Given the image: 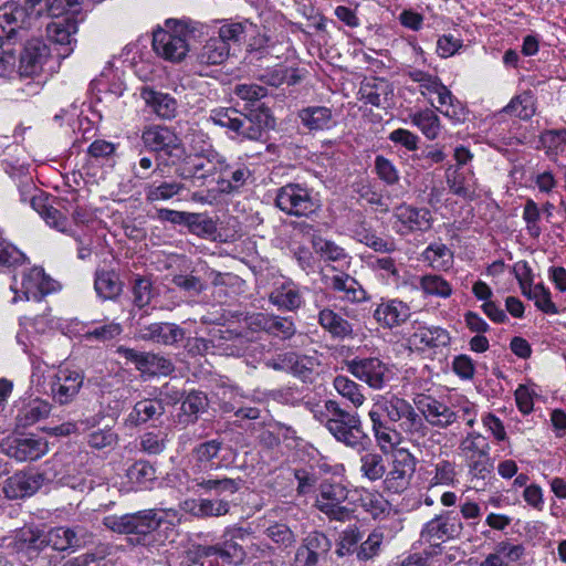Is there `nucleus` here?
<instances>
[{
	"label": "nucleus",
	"mask_w": 566,
	"mask_h": 566,
	"mask_svg": "<svg viewBox=\"0 0 566 566\" xmlns=\"http://www.w3.org/2000/svg\"><path fill=\"white\" fill-rule=\"evenodd\" d=\"M459 449L463 453L465 461L469 458H481L490 453V446L484 437L476 432H470L460 442Z\"/></svg>",
	"instance_id": "obj_46"
},
{
	"label": "nucleus",
	"mask_w": 566,
	"mask_h": 566,
	"mask_svg": "<svg viewBox=\"0 0 566 566\" xmlns=\"http://www.w3.org/2000/svg\"><path fill=\"white\" fill-rule=\"evenodd\" d=\"M418 349L439 348L450 345L451 337L447 329L439 326H419L409 339Z\"/></svg>",
	"instance_id": "obj_26"
},
{
	"label": "nucleus",
	"mask_w": 566,
	"mask_h": 566,
	"mask_svg": "<svg viewBox=\"0 0 566 566\" xmlns=\"http://www.w3.org/2000/svg\"><path fill=\"white\" fill-rule=\"evenodd\" d=\"M83 376L76 370L60 369L51 385L53 399L60 405L69 403L78 392Z\"/></svg>",
	"instance_id": "obj_20"
},
{
	"label": "nucleus",
	"mask_w": 566,
	"mask_h": 566,
	"mask_svg": "<svg viewBox=\"0 0 566 566\" xmlns=\"http://www.w3.org/2000/svg\"><path fill=\"white\" fill-rule=\"evenodd\" d=\"M410 315L409 305L398 298L381 300L373 314L377 323L389 329L401 326Z\"/></svg>",
	"instance_id": "obj_17"
},
{
	"label": "nucleus",
	"mask_w": 566,
	"mask_h": 566,
	"mask_svg": "<svg viewBox=\"0 0 566 566\" xmlns=\"http://www.w3.org/2000/svg\"><path fill=\"white\" fill-rule=\"evenodd\" d=\"M122 331V326L118 323L111 322L87 331L83 334V338L87 342L106 343L116 338Z\"/></svg>",
	"instance_id": "obj_64"
},
{
	"label": "nucleus",
	"mask_w": 566,
	"mask_h": 566,
	"mask_svg": "<svg viewBox=\"0 0 566 566\" xmlns=\"http://www.w3.org/2000/svg\"><path fill=\"white\" fill-rule=\"evenodd\" d=\"M363 507L375 520L388 516L391 511L390 502L378 492L369 493L363 499Z\"/></svg>",
	"instance_id": "obj_60"
},
{
	"label": "nucleus",
	"mask_w": 566,
	"mask_h": 566,
	"mask_svg": "<svg viewBox=\"0 0 566 566\" xmlns=\"http://www.w3.org/2000/svg\"><path fill=\"white\" fill-rule=\"evenodd\" d=\"M247 115L252 124L259 128L261 136L275 127V118L272 116L270 108L264 104H258L255 107L250 108Z\"/></svg>",
	"instance_id": "obj_61"
},
{
	"label": "nucleus",
	"mask_w": 566,
	"mask_h": 566,
	"mask_svg": "<svg viewBox=\"0 0 566 566\" xmlns=\"http://www.w3.org/2000/svg\"><path fill=\"white\" fill-rule=\"evenodd\" d=\"M164 522V517L155 511L144 512V547H155L164 544L163 539L157 538V536L161 537V535L154 534Z\"/></svg>",
	"instance_id": "obj_49"
},
{
	"label": "nucleus",
	"mask_w": 566,
	"mask_h": 566,
	"mask_svg": "<svg viewBox=\"0 0 566 566\" xmlns=\"http://www.w3.org/2000/svg\"><path fill=\"white\" fill-rule=\"evenodd\" d=\"M412 123L418 126L429 139H434L440 133L439 117L431 109L415 114Z\"/></svg>",
	"instance_id": "obj_56"
},
{
	"label": "nucleus",
	"mask_w": 566,
	"mask_h": 566,
	"mask_svg": "<svg viewBox=\"0 0 566 566\" xmlns=\"http://www.w3.org/2000/svg\"><path fill=\"white\" fill-rule=\"evenodd\" d=\"M347 370L374 389H381L387 379V366L376 357L355 358L347 361Z\"/></svg>",
	"instance_id": "obj_11"
},
{
	"label": "nucleus",
	"mask_w": 566,
	"mask_h": 566,
	"mask_svg": "<svg viewBox=\"0 0 566 566\" xmlns=\"http://www.w3.org/2000/svg\"><path fill=\"white\" fill-rule=\"evenodd\" d=\"M317 321L319 326L333 338L344 339L354 334L353 324L332 308H322L318 312Z\"/></svg>",
	"instance_id": "obj_28"
},
{
	"label": "nucleus",
	"mask_w": 566,
	"mask_h": 566,
	"mask_svg": "<svg viewBox=\"0 0 566 566\" xmlns=\"http://www.w3.org/2000/svg\"><path fill=\"white\" fill-rule=\"evenodd\" d=\"M51 57V49L44 40L32 38L27 40L19 52L17 72L21 77H36L44 71Z\"/></svg>",
	"instance_id": "obj_8"
},
{
	"label": "nucleus",
	"mask_w": 566,
	"mask_h": 566,
	"mask_svg": "<svg viewBox=\"0 0 566 566\" xmlns=\"http://www.w3.org/2000/svg\"><path fill=\"white\" fill-rule=\"evenodd\" d=\"M122 282L114 270L97 269L94 289L102 300H115L122 292Z\"/></svg>",
	"instance_id": "obj_35"
},
{
	"label": "nucleus",
	"mask_w": 566,
	"mask_h": 566,
	"mask_svg": "<svg viewBox=\"0 0 566 566\" xmlns=\"http://www.w3.org/2000/svg\"><path fill=\"white\" fill-rule=\"evenodd\" d=\"M241 479L218 476L209 473L193 475L190 480L189 489L193 492L202 491L205 494L221 496L223 494H234L240 490Z\"/></svg>",
	"instance_id": "obj_12"
},
{
	"label": "nucleus",
	"mask_w": 566,
	"mask_h": 566,
	"mask_svg": "<svg viewBox=\"0 0 566 566\" xmlns=\"http://www.w3.org/2000/svg\"><path fill=\"white\" fill-rule=\"evenodd\" d=\"M298 118L308 130H326L336 125L333 111L326 106H307L298 112Z\"/></svg>",
	"instance_id": "obj_29"
},
{
	"label": "nucleus",
	"mask_w": 566,
	"mask_h": 566,
	"mask_svg": "<svg viewBox=\"0 0 566 566\" xmlns=\"http://www.w3.org/2000/svg\"><path fill=\"white\" fill-rule=\"evenodd\" d=\"M503 112L515 115L521 119H530L534 113L533 96L530 92H524L511 99V102L503 108Z\"/></svg>",
	"instance_id": "obj_48"
},
{
	"label": "nucleus",
	"mask_w": 566,
	"mask_h": 566,
	"mask_svg": "<svg viewBox=\"0 0 566 566\" xmlns=\"http://www.w3.org/2000/svg\"><path fill=\"white\" fill-rule=\"evenodd\" d=\"M359 93L366 103L380 107L388 103L389 96L394 94V90L387 80L373 78L361 84Z\"/></svg>",
	"instance_id": "obj_34"
},
{
	"label": "nucleus",
	"mask_w": 566,
	"mask_h": 566,
	"mask_svg": "<svg viewBox=\"0 0 566 566\" xmlns=\"http://www.w3.org/2000/svg\"><path fill=\"white\" fill-rule=\"evenodd\" d=\"M209 551L213 552L222 560L233 565H241L247 556L243 547L232 539H227L221 545L211 546Z\"/></svg>",
	"instance_id": "obj_50"
},
{
	"label": "nucleus",
	"mask_w": 566,
	"mask_h": 566,
	"mask_svg": "<svg viewBox=\"0 0 566 566\" xmlns=\"http://www.w3.org/2000/svg\"><path fill=\"white\" fill-rule=\"evenodd\" d=\"M182 185L176 181L154 180L147 185V200L149 202L168 200L178 195Z\"/></svg>",
	"instance_id": "obj_47"
},
{
	"label": "nucleus",
	"mask_w": 566,
	"mask_h": 566,
	"mask_svg": "<svg viewBox=\"0 0 566 566\" xmlns=\"http://www.w3.org/2000/svg\"><path fill=\"white\" fill-rule=\"evenodd\" d=\"M406 403V399L396 395L381 396L374 402L370 411L396 423L402 420Z\"/></svg>",
	"instance_id": "obj_40"
},
{
	"label": "nucleus",
	"mask_w": 566,
	"mask_h": 566,
	"mask_svg": "<svg viewBox=\"0 0 566 566\" xmlns=\"http://www.w3.org/2000/svg\"><path fill=\"white\" fill-rule=\"evenodd\" d=\"M332 549V542L326 534L319 531L308 533L297 547L294 556V566H317L326 562Z\"/></svg>",
	"instance_id": "obj_9"
},
{
	"label": "nucleus",
	"mask_w": 566,
	"mask_h": 566,
	"mask_svg": "<svg viewBox=\"0 0 566 566\" xmlns=\"http://www.w3.org/2000/svg\"><path fill=\"white\" fill-rule=\"evenodd\" d=\"M275 206L286 214L295 217H311L319 208L318 201L312 196V190L295 182L277 189Z\"/></svg>",
	"instance_id": "obj_3"
},
{
	"label": "nucleus",
	"mask_w": 566,
	"mask_h": 566,
	"mask_svg": "<svg viewBox=\"0 0 566 566\" xmlns=\"http://www.w3.org/2000/svg\"><path fill=\"white\" fill-rule=\"evenodd\" d=\"M316 366L317 363L314 357L298 355L294 352L279 355L273 364L274 369L290 371L303 381H312Z\"/></svg>",
	"instance_id": "obj_19"
},
{
	"label": "nucleus",
	"mask_w": 566,
	"mask_h": 566,
	"mask_svg": "<svg viewBox=\"0 0 566 566\" xmlns=\"http://www.w3.org/2000/svg\"><path fill=\"white\" fill-rule=\"evenodd\" d=\"M0 25L8 41L14 39L20 30L31 25L24 6L7 3L0 9Z\"/></svg>",
	"instance_id": "obj_25"
},
{
	"label": "nucleus",
	"mask_w": 566,
	"mask_h": 566,
	"mask_svg": "<svg viewBox=\"0 0 566 566\" xmlns=\"http://www.w3.org/2000/svg\"><path fill=\"white\" fill-rule=\"evenodd\" d=\"M185 226L191 233L200 237L212 235L217 230L214 221L203 213L188 212Z\"/></svg>",
	"instance_id": "obj_54"
},
{
	"label": "nucleus",
	"mask_w": 566,
	"mask_h": 566,
	"mask_svg": "<svg viewBox=\"0 0 566 566\" xmlns=\"http://www.w3.org/2000/svg\"><path fill=\"white\" fill-rule=\"evenodd\" d=\"M384 538V530L381 527H376L356 549L357 558L359 560H368L378 555Z\"/></svg>",
	"instance_id": "obj_53"
},
{
	"label": "nucleus",
	"mask_w": 566,
	"mask_h": 566,
	"mask_svg": "<svg viewBox=\"0 0 566 566\" xmlns=\"http://www.w3.org/2000/svg\"><path fill=\"white\" fill-rule=\"evenodd\" d=\"M269 300L273 305L289 311L296 310L302 304V295L292 283L282 284L274 289Z\"/></svg>",
	"instance_id": "obj_43"
},
{
	"label": "nucleus",
	"mask_w": 566,
	"mask_h": 566,
	"mask_svg": "<svg viewBox=\"0 0 566 566\" xmlns=\"http://www.w3.org/2000/svg\"><path fill=\"white\" fill-rule=\"evenodd\" d=\"M415 405L426 421L433 427L446 429L458 419L450 407L431 397H419L415 400Z\"/></svg>",
	"instance_id": "obj_15"
},
{
	"label": "nucleus",
	"mask_w": 566,
	"mask_h": 566,
	"mask_svg": "<svg viewBox=\"0 0 566 566\" xmlns=\"http://www.w3.org/2000/svg\"><path fill=\"white\" fill-rule=\"evenodd\" d=\"M192 157L188 163V176L192 177L200 174V178H208L216 174L224 175L229 171L230 165L223 155L217 151L210 144L201 140V145H198L196 140H192L191 145Z\"/></svg>",
	"instance_id": "obj_6"
},
{
	"label": "nucleus",
	"mask_w": 566,
	"mask_h": 566,
	"mask_svg": "<svg viewBox=\"0 0 566 566\" xmlns=\"http://www.w3.org/2000/svg\"><path fill=\"white\" fill-rule=\"evenodd\" d=\"M144 102L146 107L158 117L170 119L176 114L177 102L167 93L144 87Z\"/></svg>",
	"instance_id": "obj_33"
},
{
	"label": "nucleus",
	"mask_w": 566,
	"mask_h": 566,
	"mask_svg": "<svg viewBox=\"0 0 566 566\" xmlns=\"http://www.w3.org/2000/svg\"><path fill=\"white\" fill-rule=\"evenodd\" d=\"M462 531L459 515L454 511H443L422 525L419 538L432 551H437L441 549L443 543L460 538Z\"/></svg>",
	"instance_id": "obj_2"
},
{
	"label": "nucleus",
	"mask_w": 566,
	"mask_h": 566,
	"mask_svg": "<svg viewBox=\"0 0 566 566\" xmlns=\"http://www.w3.org/2000/svg\"><path fill=\"white\" fill-rule=\"evenodd\" d=\"M103 524L111 531L119 534H134V538H129L133 545L140 543L139 528L142 527L140 512L134 514H124L122 516L111 515L103 520Z\"/></svg>",
	"instance_id": "obj_32"
},
{
	"label": "nucleus",
	"mask_w": 566,
	"mask_h": 566,
	"mask_svg": "<svg viewBox=\"0 0 566 566\" xmlns=\"http://www.w3.org/2000/svg\"><path fill=\"white\" fill-rule=\"evenodd\" d=\"M224 175H228V178H221L218 180V184L221 187L223 192H232L241 188L245 181L250 178L251 171L244 165L239 166L235 169H230Z\"/></svg>",
	"instance_id": "obj_59"
},
{
	"label": "nucleus",
	"mask_w": 566,
	"mask_h": 566,
	"mask_svg": "<svg viewBox=\"0 0 566 566\" xmlns=\"http://www.w3.org/2000/svg\"><path fill=\"white\" fill-rule=\"evenodd\" d=\"M241 479L218 476L209 473L193 475L190 480L189 489L193 492L202 491L205 494L221 496L223 494H234L240 490Z\"/></svg>",
	"instance_id": "obj_13"
},
{
	"label": "nucleus",
	"mask_w": 566,
	"mask_h": 566,
	"mask_svg": "<svg viewBox=\"0 0 566 566\" xmlns=\"http://www.w3.org/2000/svg\"><path fill=\"white\" fill-rule=\"evenodd\" d=\"M222 441L212 439L199 443L192 449L191 455L193 458V465L191 467V471L193 475L209 473L213 469L220 467L214 465L213 460L218 458L222 449Z\"/></svg>",
	"instance_id": "obj_24"
},
{
	"label": "nucleus",
	"mask_w": 566,
	"mask_h": 566,
	"mask_svg": "<svg viewBox=\"0 0 566 566\" xmlns=\"http://www.w3.org/2000/svg\"><path fill=\"white\" fill-rule=\"evenodd\" d=\"M348 490L342 483L323 481L318 486L315 507L329 520L345 522L349 520L352 510L344 505L348 499Z\"/></svg>",
	"instance_id": "obj_5"
},
{
	"label": "nucleus",
	"mask_w": 566,
	"mask_h": 566,
	"mask_svg": "<svg viewBox=\"0 0 566 566\" xmlns=\"http://www.w3.org/2000/svg\"><path fill=\"white\" fill-rule=\"evenodd\" d=\"M386 471L385 459L380 453L367 452L360 457V473L369 481L381 480Z\"/></svg>",
	"instance_id": "obj_44"
},
{
	"label": "nucleus",
	"mask_w": 566,
	"mask_h": 566,
	"mask_svg": "<svg viewBox=\"0 0 566 566\" xmlns=\"http://www.w3.org/2000/svg\"><path fill=\"white\" fill-rule=\"evenodd\" d=\"M334 388L339 395L348 399L354 407H360L365 401V396L361 394L359 386L346 376H336Z\"/></svg>",
	"instance_id": "obj_51"
},
{
	"label": "nucleus",
	"mask_w": 566,
	"mask_h": 566,
	"mask_svg": "<svg viewBox=\"0 0 566 566\" xmlns=\"http://www.w3.org/2000/svg\"><path fill=\"white\" fill-rule=\"evenodd\" d=\"M229 48L221 39L210 38L197 53V61L201 65H218L229 56Z\"/></svg>",
	"instance_id": "obj_38"
},
{
	"label": "nucleus",
	"mask_w": 566,
	"mask_h": 566,
	"mask_svg": "<svg viewBox=\"0 0 566 566\" xmlns=\"http://www.w3.org/2000/svg\"><path fill=\"white\" fill-rule=\"evenodd\" d=\"M265 534L275 544L283 548H290L296 542L294 532L284 523H274L266 527Z\"/></svg>",
	"instance_id": "obj_62"
},
{
	"label": "nucleus",
	"mask_w": 566,
	"mask_h": 566,
	"mask_svg": "<svg viewBox=\"0 0 566 566\" xmlns=\"http://www.w3.org/2000/svg\"><path fill=\"white\" fill-rule=\"evenodd\" d=\"M45 534L44 546L54 551H66L80 546V541L74 528L57 526L49 530Z\"/></svg>",
	"instance_id": "obj_41"
},
{
	"label": "nucleus",
	"mask_w": 566,
	"mask_h": 566,
	"mask_svg": "<svg viewBox=\"0 0 566 566\" xmlns=\"http://www.w3.org/2000/svg\"><path fill=\"white\" fill-rule=\"evenodd\" d=\"M394 216L408 230V232L426 231L431 226V214L426 208L400 205L395 208Z\"/></svg>",
	"instance_id": "obj_27"
},
{
	"label": "nucleus",
	"mask_w": 566,
	"mask_h": 566,
	"mask_svg": "<svg viewBox=\"0 0 566 566\" xmlns=\"http://www.w3.org/2000/svg\"><path fill=\"white\" fill-rule=\"evenodd\" d=\"M31 206L44 219L46 224L57 229L59 231H65L67 220L57 209L52 206L44 205L41 197H32Z\"/></svg>",
	"instance_id": "obj_45"
},
{
	"label": "nucleus",
	"mask_w": 566,
	"mask_h": 566,
	"mask_svg": "<svg viewBox=\"0 0 566 566\" xmlns=\"http://www.w3.org/2000/svg\"><path fill=\"white\" fill-rule=\"evenodd\" d=\"M249 27H252V23L248 21L224 23L220 27L217 38L226 42L230 49V43L239 44L244 41Z\"/></svg>",
	"instance_id": "obj_55"
},
{
	"label": "nucleus",
	"mask_w": 566,
	"mask_h": 566,
	"mask_svg": "<svg viewBox=\"0 0 566 566\" xmlns=\"http://www.w3.org/2000/svg\"><path fill=\"white\" fill-rule=\"evenodd\" d=\"M446 178L447 185L453 195L470 201L478 197V181L472 170L464 171L459 167H449Z\"/></svg>",
	"instance_id": "obj_22"
},
{
	"label": "nucleus",
	"mask_w": 566,
	"mask_h": 566,
	"mask_svg": "<svg viewBox=\"0 0 566 566\" xmlns=\"http://www.w3.org/2000/svg\"><path fill=\"white\" fill-rule=\"evenodd\" d=\"M181 509L197 518L220 517L230 511V503L224 499H189Z\"/></svg>",
	"instance_id": "obj_23"
},
{
	"label": "nucleus",
	"mask_w": 566,
	"mask_h": 566,
	"mask_svg": "<svg viewBox=\"0 0 566 566\" xmlns=\"http://www.w3.org/2000/svg\"><path fill=\"white\" fill-rule=\"evenodd\" d=\"M417 467L416 457L407 449L400 448L392 455L391 467L386 471L384 490L394 494L405 492L413 478Z\"/></svg>",
	"instance_id": "obj_7"
},
{
	"label": "nucleus",
	"mask_w": 566,
	"mask_h": 566,
	"mask_svg": "<svg viewBox=\"0 0 566 566\" xmlns=\"http://www.w3.org/2000/svg\"><path fill=\"white\" fill-rule=\"evenodd\" d=\"M295 333L296 327L291 317L271 315L266 334L281 339H290Z\"/></svg>",
	"instance_id": "obj_63"
},
{
	"label": "nucleus",
	"mask_w": 566,
	"mask_h": 566,
	"mask_svg": "<svg viewBox=\"0 0 566 566\" xmlns=\"http://www.w3.org/2000/svg\"><path fill=\"white\" fill-rule=\"evenodd\" d=\"M420 287L427 295L439 297H449L452 293V287L449 282L442 276L436 274L422 276L420 280Z\"/></svg>",
	"instance_id": "obj_57"
},
{
	"label": "nucleus",
	"mask_w": 566,
	"mask_h": 566,
	"mask_svg": "<svg viewBox=\"0 0 566 566\" xmlns=\"http://www.w3.org/2000/svg\"><path fill=\"white\" fill-rule=\"evenodd\" d=\"M142 264V252L140 249H136V247L126 245L124 249V253L120 259V270L122 274L133 283V292L135 295V305L142 307L139 303L142 301V275L139 274V269Z\"/></svg>",
	"instance_id": "obj_21"
},
{
	"label": "nucleus",
	"mask_w": 566,
	"mask_h": 566,
	"mask_svg": "<svg viewBox=\"0 0 566 566\" xmlns=\"http://www.w3.org/2000/svg\"><path fill=\"white\" fill-rule=\"evenodd\" d=\"M177 138L167 127L153 126L144 129V148L150 151L165 150L168 153L175 146Z\"/></svg>",
	"instance_id": "obj_39"
},
{
	"label": "nucleus",
	"mask_w": 566,
	"mask_h": 566,
	"mask_svg": "<svg viewBox=\"0 0 566 566\" xmlns=\"http://www.w3.org/2000/svg\"><path fill=\"white\" fill-rule=\"evenodd\" d=\"M169 30L158 29L153 34L154 51L165 60L170 62L182 61L189 52V44L187 42V29L179 21H167Z\"/></svg>",
	"instance_id": "obj_4"
},
{
	"label": "nucleus",
	"mask_w": 566,
	"mask_h": 566,
	"mask_svg": "<svg viewBox=\"0 0 566 566\" xmlns=\"http://www.w3.org/2000/svg\"><path fill=\"white\" fill-rule=\"evenodd\" d=\"M51 405L42 399H34L19 409L17 423L21 428L30 427L50 415Z\"/></svg>",
	"instance_id": "obj_42"
},
{
	"label": "nucleus",
	"mask_w": 566,
	"mask_h": 566,
	"mask_svg": "<svg viewBox=\"0 0 566 566\" xmlns=\"http://www.w3.org/2000/svg\"><path fill=\"white\" fill-rule=\"evenodd\" d=\"M180 399L181 407L178 422L186 426L195 423L199 418V413L205 412L209 405L207 395L198 390H191L187 395L182 394Z\"/></svg>",
	"instance_id": "obj_30"
},
{
	"label": "nucleus",
	"mask_w": 566,
	"mask_h": 566,
	"mask_svg": "<svg viewBox=\"0 0 566 566\" xmlns=\"http://www.w3.org/2000/svg\"><path fill=\"white\" fill-rule=\"evenodd\" d=\"M46 27V38L59 45L57 55L61 59L67 57L74 50L76 40L73 35L77 32V22L71 17H52Z\"/></svg>",
	"instance_id": "obj_10"
},
{
	"label": "nucleus",
	"mask_w": 566,
	"mask_h": 566,
	"mask_svg": "<svg viewBox=\"0 0 566 566\" xmlns=\"http://www.w3.org/2000/svg\"><path fill=\"white\" fill-rule=\"evenodd\" d=\"M184 336V329L171 323H153L144 329V339L165 345H172Z\"/></svg>",
	"instance_id": "obj_36"
},
{
	"label": "nucleus",
	"mask_w": 566,
	"mask_h": 566,
	"mask_svg": "<svg viewBox=\"0 0 566 566\" xmlns=\"http://www.w3.org/2000/svg\"><path fill=\"white\" fill-rule=\"evenodd\" d=\"M324 408L325 427L328 432L352 449L365 450L369 439L364 432L359 415L340 407V403L333 399L326 400Z\"/></svg>",
	"instance_id": "obj_1"
},
{
	"label": "nucleus",
	"mask_w": 566,
	"mask_h": 566,
	"mask_svg": "<svg viewBox=\"0 0 566 566\" xmlns=\"http://www.w3.org/2000/svg\"><path fill=\"white\" fill-rule=\"evenodd\" d=\"M423 256L433 268L447 270L452 264L453 254L451 250L442 243L430 244L423 252Z\"/></svg>",
	"instance_id": "obj_52"
},
{
	"label": "nucleus",
	"mask_w": 566,
	"mask_h": 566,
	"mask_svg": "<svg viewBox=\"0 0 566 566\" xmlns=\"http://www.w3.org/2000/svg\"><path fill=\"white\" fill-rule=\"evenodd\" d=\"M23 6L30 21L32 19H39L44 15L51 18L60 15V10H57L55 0H24Z\"/></svg>",
	"instance_id": "obj_58"
},
{
	"label": "nucleus",
	"mask_w": 566,
	"mask_h": 566,
	"mask_svg": "<svg viewBox=\"0 0 566 566\" xmlns=\"http://www.w3.org/2000/svg\"><path fill=\"white\" fill-rule=\"evenodd\" d=\"M329 287L343 293V300L352 303H360L368 298L361 284L347 273L334 275L329 280Z\"/></svg>",
	"instance_id": "obj_31"
},
{
	"label": "nucleus",
	"mask_w": 566,
	"mask_h": 566,
	"mask_svg": "<svg viewBox=\"0 0 566 566\" xmlns=\"http://www.w3.org/2000/svg\"><path fill=\"white\" fill-rule=\"evenodd\" d=\"M44 476L40 473L19 472L8 478L0 490L9 500H18L34 494L42 485Z\"/></svg>",
	"instance_id": "obj_18"
},
{
	"label": "nucleus",
	"mask_w": 566,
	"mask_h": 566,
	"mask_svg": "<svg viewBox=\"0 0 566 566\" xmlns=\"http://www.w3.org/2000/svg\"><path fill=\"white\" fill-rule=\"evenodd\" d=\"M368 417L371 421V429L374 436L379 443L380 448L384 449L386 446H395L400 440L399 432L392 427L395 422L388 420L385 417L374 413L369 410Z\"/></svg>",
	"instance_id": "obj_37"
},
{
	"label": "nucleus",
	"mask_w": 566,
	"mask_h": 566,
	"mask_svg": "<svg viewBox=\"0 0 566 566\" xmlns=\"http://www.w3.org/2000/svg\"><path fill=\"white\" fill-rule=\"evenodd\" d=\"M3 453L18 461H33L46 452V444L36 438H9L1 443Z\"/></svg>",
	"instance_id": "obj_16"
},
{
	"label": "nucleus",
	"mask_w": 566,
	"mask_h": 566,
	"mask_svg": "<svg viewBox=\"0 0 566 566\" xmlns=\"http://www.w3.org/2000/svg\"><path fill=\"white\" fill-rule=\"evenodd\" d=\"M59 283L44 273L41 268H32L22 275L21 292L24 300L41 301L48 294L56 291Z\"/></svg>",
	"instance_id": "obj_14"
}]
</instances>
